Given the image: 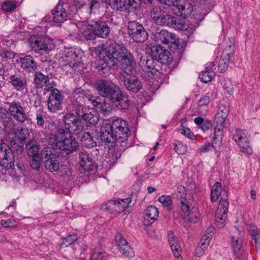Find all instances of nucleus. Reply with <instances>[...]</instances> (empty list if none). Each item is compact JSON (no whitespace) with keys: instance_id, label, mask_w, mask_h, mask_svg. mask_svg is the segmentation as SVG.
Here are the masks:
<instances>
[{"instance_id":"1","label":"nucleus","mask_w":260,"mask_h":260,"mask_svg":"<svg viewBox=\"0 0 260 260\" xmlns=\"http://www.w3.org/2000/svg\"><path fill=\"white\" fill-rule=\"evenodd\" d=\"M96 53L102 60L99 63L96 62L95 67L101 76L106 77L109 75L111 69L116 65L117 61L126 66L124 71H135L134 67L136 64L134 57L125 47H121L118 51L113 46L105 47L103 45H99L96 49Z\"/></svg>"},{"instance_id":"2","label":"nucleus","mask_w":260,"mask_h":260,"mask_svg":"<svg viewBox=\"0 0 260 260\" xmlns=\"http://www.w3.org/2000/svg\"><path fill=\"white\" fill-rule=\"evenodd\" d=\"M38 135V139L45 145L58 148L68 155L76 152L79 147L75 138L63 128L57 129L54 134L41 131Z\"/></svg>"},{"instance_id":"3","label":"nucleus","mask_w":260,"mask_h":260,"mask_svg":"<svg viewBox=\"0 0 260 260\" xmlns=\"http://www.w3.org/2000/svg\"><path fill=\"white\" fill-rule=\"evenodd\" d=\"M131 135L128 123L122 118H116L111 123L101 126V139L105 142L113 143L125 142Z\"/></svg>"},{"instance_id":"4","label":"nucleus","mask_w":260,"mask_h":260,"mask_svg":"<svg viewBox=\"0 0 260 260\" xmlns=\"http://www.w3.org/2000/svg\"><path fill=\"white\" fill-rule=\"evenodd\" d=\"M8 110L0 107V122L4 127L9 129L14 128L16 125L14 120L20 123H23L27 118L25 109L19 102H8Z\"/></svg>"},{"instance_id":"5","label":"nucleus","mask_w":260,"mask_h":260,"mask_svg":"<svg viewBox=\"0 0 260 260\" xmlns=\"http://www.w3.org/2000/svg\"><path fill=\"white\" fill-rule=\"evenodd\" d=\"M83 57H85L84 52L81 49L72 47L64 48L59 58V65L62 68L69 66L75 71H78L84 67Z\"/></svg>"},{"instance_id":"6","label":"nucleus","mask_w":260,"mask_h":260,"mask_svg":"<svg viewBox=\"0 0 260 260\" xmlns=\"http://www.w3.org/2000/svg\"><path fill=\"white\" fill-rule=\"evenodd\" d=\"M113 18L108 15H105L99 20L93 22L89 26L97 37L106 38L110 32V27L113 25Z\"/></svg>"},{"instance_id":"7","label":"nucleus","mask_w":260,"mask_h":260,"mask_svg":"<svg viewBox=\"0 0 260 260\" xmlns=\"http://www.w3.org/2000/svg\"><path fill=\"white\" fill-rule=\"evenodd\" d=\"M29 42L31 49L36 53L43 54L54 48L53 40L43 36H32Z\"/></svg>"},{"instance_id":"8","label":"nucleus","mask_w":260,"mask_h":260,"mask_svg":"<svg viewBox=\"0 0 260 260\" xmlns=\"http://www.w3.org/2000/svg\"><path fill=\"white\" fill-rule=\"evenodd\" d=\"M96 89L99 94L111 101L117 92L120 90V87L110 80H100L96 85Z\"/></svg>"},{"instance_id":"9","label":"nucleus","mask_w":260,"mask_h":260,"mask_svg":"<svg viewBox=\"0 0 260 260\" xmlns=\"http://www.w3.org/2000/svg\"><path fill=\"white\" fill-rule=\"evenodd\" d=\"M136 71H123L120 76L121 81L126 89L133 93H137L142 87V83L138 78L135 75Z\"/></svg>"},{"instance_id":"10","label":"nucleus","mask_w":260,"mask_h":260,"mask_svg":"<svg viewBox=\"0 0 260 260\" xmlns=\"http://www.w3.org/2000/svg\"><path fill=\"white\" fill-rule=\"evenodd\" d=\"M127 32L135 42L143 43L148 38V34L144 26L136 21L129 22Z\"/></svg>"},{"instance_id":"11","label":"nucleus","mask_w":260,"mask_h":260,"mask_svg":"<svg viewBox=\"0 0 260 260\" xmlns=\"http://www.w3.org/2000/svg\"><path fill=\"white\" fill-rule=\"evenodd\" d=\"M155 42L158 45L160 43L168 46L171 50H177L179 48L180 41L175 35L166 30H161L155 35Z\"/></svg>"},{"instance_id":"12","label":"nucleus","mask_w":260,"mask_h":260,"mask_svg":"<svg viewBox=\"0 0 260 260\" xmlns=\"http://www.w3.org/2000/svg\"><path fill=\"white\" fill-rule=\"evenodd\" d=\"M139 66L142 70L148 74L149 76H153L159 72L161 68L158 60H155L151 54H145L140 59Z\"/></svg>"},{"instance_id":"13","label":"nucleus","mask_w":260,"mask_h":260,"mask_svg":"<svg viewBox=\"0 0 260 260\" xmlns=\"http://www.w3.org/2000/svg\"><path fill=\"white\" fill-rule=\"evenodd\" d=\"M63 121L64 129L70 134H79L84 128L81 120L72 113H66L63 117Z\"/></svg>"},{"instance_id":"14","label":"nucleus","mask_w":260,"mask_h":260,"mask_svg":"<svg viewBox=\"0 0 260 260\" xmlns=\"http://www.w3.org/2000/svg\"><path fill=\"white\" fill-rule=\"evenodd\" d=\"M41 155L46 159L44 161V167L47 170L51 172L58 170L60 160L58 154L51 152L49 148L46 147L41 151Z\"/></svg>"},{"instance_id":"15","label":"nucleus","mask_w":260,"mask_h":260,"mask_svg":"<svg viewBox=\"0 0 260 260\" xmlns=\"http://www.w3.org/2000/svg\"><path fill=\"white\" fill-rule=\"evenodd\" d=\"M180 204L181 209L183 213L182 216L185 222L196 223L200 220L201 215L196 206L190 208L185 200L181 201Z\"/></svg>"},{"instance_id":"16","label":"nucleus","mask_w":260,"mask_h":260,"mask_svg":"<svg viewBox=\"0 0 260 260\" xmlns=\"http://www.w3.org/2000/svg\"><path fill=\"white\" fill-rule=\"evenodd\" d=\"M15 156L11 148L6 143L0 144V166L8 169L14 166Z\"/></svg>"},{"instance_id":"17","label":"nucleus","mask_w":260,"mask_h":260,"mask_svg":"<svg viewBox=\"0 0 260 260\" xmlns=\"http://www.w3.org/2000/svg\"><path fill=\"white\" fill-rule=\"evenodd\" d=\"M64 96L56 88L51 90L47 100V108L49 112L55 113L61 110Z\"/></svg>"},{"instance_id":"18","label":"nucleus","mask_w":260,"mask_h":260,"mask_svg":"<svg viewBox=\"0 0 260 260\" xmlns=\"http://www.w3.org/2000/svg\"><path fill=\"white\" fill-rule=\"evenodd\" d=\"M233 139L237 143L243 152L248 155L252 154V149L250 146L247 134L245 131L241 129L235 130L233 135Z\"/></svg>"},{"instance_id":"19","label":"nucleus","mask_w":260,"mask_h":260,"mask_svg":"<svg viewBox=\"0 0 260 260\" xmlns=\"http://www.w3.org/2000/svg\"><path fill=\"white\" fill-rule=\"evenodd\" d=\"M67 6V4L64 5L58 4L52 10L51 15L54 25L60 26L62 23L68 19L69 14L66 10Z\"/></svg>"},{"instance_id":"20","label":"nucleus","mask_w":260,"mask_h":260,"mask_svg":"<svg viewBox=\"0 0 260 260\" xmlns=\"http://www.w3.org/2000/svg\"><path fill=\"white\" fill-rule=\"evenodd\" d=\"M9 82L16 91L23 92L26 90L27 80L24 75L17 73L12 75L9 77Z\"/></svg>"},{"instance_id":"21","label":"nucleus","mask_w":260,"mask_h":260,"mask_svg":"<svg viewBox=\"0 0 260 260\" xmlns=\"http://www.w3.org/2000/svg\"><path fill=\"white\" fill-rule=\"evenodd\" d=\"M115 241L118 247V250L125 257H132L134 256V252L128 242L123 238L120 233L115 235Z\"/></svg>"},{"instance_id":"22","label":"nucleus","mask_w":260,"mask_h":260,"mask_svg":"<svg viewBox=\"0 0 260 260\" xmlns=\"http://www.w3.org/2000/svg\"><path fill=\"white\" fill-rule=\"evenodd\" d=\"M168 53L166 49H163L160 45L154 46L151 48V55L155 60H158L160 66L170 62Z\"/></svg>"},{"instance_id":"23","label":"nucleus","mask_w":260,"mask_h":260,"mask_svg":"<svg viewBox=\"0 0 260 260\" xmlns=\"http://www.w3.org/2000/svg\"><path fill=\"white\" fill-rule=\"evenodd\" d=\"M110 102L114 107L120 110H125L129 107L128 95L121 89Z\"/></svg>"},{"instance_id":"24","label":"nucleus","mask_w":260,"mask_h":260,"mask_svg":"<svg viewBox=\"0 0 260 260\" xmlns=\"http://www.w3.org/2000/svg\"><path fill=\"white\" fill-rule=\"evenodd\" d=\"M178 1L176 4L173 5V10L174 13L179 16H181L184 18H187L192 12V7L190 3L180 2Z\"/></svg>"},{"instance_id":"25","label":"nucleus","mask_w":260,"mask_h":260,"mask_svg":"<svg viewBox=\"0 0 260 260\" xmlns=\"http://www.w3.org/2000/svg\"><path fill=\"white\" fill-rule=\"evenodd\" d=\"M230 110L228 107L221 105L219 106L217 112L215 115L214 122L216 123L215 128H218L222 131L225 118L228 117Z\"/></svg>"},{"instance_id":"26","label":"nucleus","mask_w":260,"mask_h":260,"mask_svg":"<svg viewBox=\"0 0 260 260\" xmlns=\"http://www.w3.org/2000/svg\"><path fill=\"white\" fill-rule=\"evenodd\" d=\"M235 235L231 236V245L233 252L237 260L240 259L241 256V249L243 245L242 239L240 237V232L235 228Z\"/></svg>"},{"instance_id":"27","label":"nucleus","mask_w":260,"mask_h":260,"mask_svg":"<svg viewBox=\"0 0 260 260\" xmlns=\"http://www.w3.org/2000/svg\"><path fill=\"white\" fill-rule=\"evenodd\" d=\"M19 63L21 68L27 72L35 71L38 67L37 62L35 61L34 58L29 55L20 57Z\"/></svg>"},{"instance_id":"28","label":"nucleus","mask_w":260,"mask_h":260,"mask_svg":"<svg viewBox=\"0 0 260 260\" xmlns=\"http://www.w3.org/2000/svg\"><path fill=\"white\" fill-rule=\"evenodd\" d=\"M79 164L81 167L80 169V171H82L83 170L86 172H88L93 170L95 166L89 154L85 152H81L79 153Z\"/></svg>"},{"instance_id":"29","label":"nucleus","mask_w":260,"mask_h":260,"mask_svg":"<svg viewBox=\"0 0 260 260\" xmlns=\"http://www.w3.org/2000/svg\"><path fill=\"white\" fill-rule=\"evenodd\" d=\"M49 81L48 75H45L40 71L36 72L34 75L33 83L37 88H42Z\"/></svg>"},{"instance_id":"30","label":"nucleus","mask_w":260,"mask_h":260,"mask_svg":"<svg viewBox=\"0 0 260 260\" xmlns=\"http://www.w3.org/2000/svg\"><path fill=\"white\" fill-rule=\"evenodd\" d=\"M141 2V0H115L117 7L121 9L124 8L128 11L131 9H137Z\"/></svg>"},{"instance_id":"31","label":"nucleus","mask_w":260,"mask_h":260,"mask_svg":"<svg viewBox=\"0 0 260 260\" xmlns=\"http://www.w3.org/2000/svg\"><path fill=\"white\" fill-rule=\"evenodd\" d=\"M25 147L29 156L35 157L40 155V148L36 140H29L26 144Z\"/></svg>"},{"instance_id":"32","label":"nucleus","mask_w":260,"mask_h":260,"mask_svg":"<svg viewBox=\"0 0 260 260\" xmlns=\"http://www.w3.org/2000/svg\"><path fill=\"white\" fill-rule=\"evenodd\" d=\"M81 119L87 124L94 125H96L99 121V114L96 112L94 111L89 112L86 111Z\"/></svg>"},{"instance_id":"33","label":"nucleus","mask_w":260,"mask_h":260,"mask_svg":"<svg viewBox=\"0 0 260 260\" xmlns=\"http://www.w3.org/2000/svg\"><path fill=\"white\" fill-rule=\"evenodd\" d=\"M82 145L87 148H91L96 145V142L93 140L91 134L84 132L81 137Z\"/></svg>"},{"instance_id":"34","label":"nucleus","mask_w":260,"mask_h":260,"mask_svg":"<svg viewBox=\"0 0 260 260\" xmlns=\"http://www.w3.org/2000/svg\"><path fill=\"white\" fill-rule=\"evenodd\" d=\"M18 3L15 0H5L1 3V9L7 13H12L17 8Z\"/></svg>"},{"instance_id":"35","label":"nucleus","mask_w":260,"mask_h":260,"mask_svg":"<svg viewBox=\"0 0 260 260\" xmlns=\"http://www.w3.org/2000/svg\"><path fill=\"white\" fill-rule=\"evenodd\" d=\"M158 209L152 206H149L146 212L145 220L153 223L156 220L158 216Z\"/></svg>"},{"instance_id":"36","label":"nucleus","mask_w":260,"mask_h":260,"mask_svg":"<svg viewBox=\"0 0 260 260\" xmlns=\"http://www.w3.org/2000/svg\"><path fill=\"white\" fill-rule=\"evenodd\" d=\"M121 149L116 150L115 148L110 149L108 153V157L106 160L107 162H109L110 165H114L116 162L121 155Z\"/></svg>"},{"instance_id":"37","label":"nucleus","mask_w":260,"mask_h":260,"mask_svg":"<svg viewBox=\"0 0 260 260\" xmlns=\"http://www.w3.org/2000/svg\"><path fill=\"white\" fill-rule=\"evenodd\" d=\"M88 91L85 90L79 87L76 88L73 93V98L76 100L77 103H82L86 101V98Z\"/></svg>"},{"instance_id":"38","label":"nucleus","mask_w":260,"mask_h":260,"mask_svg":"<svg viewBox=\"0 0 260 260\" xmlns=\"http://www.w3.org/2000/svg\"><path fill=\"white\" fill-rule=\"evenodd\" d=\"M194 122L204 132L209 129L212 126V123L210 120L205 119L202 117L195 118Z\"/></svg>"},{"instance_id":"39","label":"nucleus","mask_w":260,"mask_h":260,"mask_svg":"<svg viewBox=\"0 0 260 260\" xmlns=\"http://www.w3.org/2000/svg\"><path fill=\"white\" fill-rule=\"evenodd\" d=\"M222 187L220 182H216L211 189V201L212 202H215L219 197L222 192Z\"/></svg>"},{"instance_id":"40","label":"nucleus","mask_w":260,"mask_h":260,"mask_svg":"<svg viewBox=\"0 0 260 260\" xmlns=\"http://www.w3.org/2000/svg\"><path fill=\"white\" fill-rule=\"evenodd\" d=\"M176 17L168 14L165 12L164 15H162V18H161L160 19H158L159 21H158L157 24L172 27L174 21L176 20Z\"/></svg>"},{"instance_id":"41","label":"nucleus","mask_w":260,"mask_h":260,"mask_svg":"<svg viewBox=\"0 0 260 260\" xmlns=\"http://www.w3.org/2000/svg\"><path fill=\"white\" fill-rule=\"evenodd\" d=\"M4 128L7 134L5 138L6 141L9 143L11 146L14 145L16 144V141H17L16 130L14 131V128L9 129L6 127Z\"/></svg>"},{"instance_id":"42","label":"nucleus","mask_w":260,"mask_h":260,"mask_svg":"<svg viewBox=\"0 0 260 260\" xmlns=\"http://www.w3.org/2000/svg\"><path fill=\"white\" fill-rule=\"evenodd\" d=\"M222 131L218 128H215L213 140L211 144L213 145V148H216L217 147L220 146L222 143Z\"/></svg>"},{"instance_id":"43","label":"nucleus","mask_w":260,"mask_h":260,"mask_svg":"<svg viewBox=\"0 0 260 260\" xmlns=\"http://www.w3.org/2000/svg\"><path fill=\"white\" fill-rule=\"evenodd\" d=\"M131 201L132 200L129 198L117 200L116 204L118 207V214H120L122 212H125L126 213L125 209L129 207Z\"/></svg>"},{"instance_id":"44","label":"nucleus","mask_w":260,"mask_h":260,"mask_svg":"<svg viewBox=\"0 0 260 260\" xmlns=\"http://www.w3.org/2000/svg\"><path fill=\"white\" fill-rule=\"evenodd\" d=\"M158 201L168 210L171 211L173 209V201L170 196L162 195L158 198Z\"/></svg>"},{"instance_id":"45","label":"nucleus","mask_w":260,"mask_h":260,"mask_svg":"<svg viewBox=\"0 0 260 260\" xmlns=\"http://www.w3.org/2000/svg\"><path fill=\"white\" fill-rule=\"evenodd\" d=\"M165 13V12L163 11L162 9H161L160 7L155 6L151 10L150 15L151 18L157 24L158 21H159L158 19H160L161 18H162Z\"/></svg>"},{"instance_id":"46","label":"nucleus","mask_w":260,"mask_h":260,"mask_svg":"<svg viewBox=\"0 0 260 260\" xmlns=\"http://www.w3.org/2000/svg\"><path fill=\"white\" fill-rule=\"evenodd\" d=\"M215 76V73L210 70H208L202 72L199 76L201 81L204 83L210 82Z\"/></svg>"},{"instance_id":"47","label":"nucleus","mask_w":260,"mask_h":260,"mask_svg":"<svg viewBox=\"0 0 260 260\" xmlns=\"http://www.w3.org/2000/svg\"><path fill=\"white\" fill-rule=\"evenodd\" d=\"M72 111L76 114V116L80 119L83 116L86 109L84 108L81 103H77L72 104Z\"/></svg>"},{"instance_id":"48","label":"nucleus","mask_w":260,"mask_h":260,"mask_svg":"<svg viewBox=\"0 0 260 260\" xmlns=\"http://www.w3.org/2000/svg\"><path fill=\"white\" fill-rule=\"evenodd\" d=\"M229 208V202L226 199H221L216 213L217 215L227 214Z\"/></svg>"},{"instance_id":"49","label":"nucleus","mask_w":260,"mask_h":260,"mask_svg":"<svg viewBox=\"0 0 260 260\" xmlns=\"http://www.w3.org/2000/svg\"><path fill=\"white\" fill-rule=\"evenodd\" d=\"M15 54L13 51L10 49H4L0 53V56L7 60L9 63H12Z\"/></svg>"},{"instance_id":"50","label":"nucleus","mask_w":260,"mask_h":260,"mask_svg":"<svg viewBox=\"0 0 260 260\" xmlns=\"http://www.w3.org/2000/svg\"><path fill=\"white\" fill-rule=\"evenodd\" d=\"M209 244V243L208 241H202L201 239L200 244L196 248L194 251L195 255L197 257L202 256L207 249Z\"/></svg>"},{"instance_id":"51","label":"nucleus","mask_w":260,"mask_h":260,"mask_svg":"<svg viewBox=\"0 0 260 260\" xmlns=\"http://www.w3.org/2000/svg\"><path fill=\"white\" fill-rule=\"evenodd\" d=\"M78 240V236L76 234L69 235L66 238L62 239V242L60 243V247H68Z\"/></svg>"},{"instance_id":"52","label":"nucleus","mask_w":260,"mask_h":260,"mask_svg":"<svg viewBox=\"0 0 260 260\" xmlns=\"http://www.w3.org/2000/svg\"><path fill=\"white\" fill-rule=\"evenodd\" d=\"M101 6V3L98 0H91L87 8V13L89 15L92 13H96V11L99 10Z\"/></svg>"},{"instance_id":"53","label":"nucleus","mask_w":260,"mask_h":260,"mask_svg":"<svg viewBox=\"0 0 260 260\" xmlns=\"http://www.w3.org/2000/svg\"><path fill=\"white\" fill-rule=\"evenodd\" d=\"M103 208L109 210L110 212L114 214H118V207L116 204V201L110 200L107 204L103 205Z\"/></svg>"},{"instance_id":"54","label":"nucleus","mask_w":260,"mask_h":260,"mask_svg":"<svg viewBox=\"0 0 260 260\" xmlns=\"http://www.w3.org/2000/svg\"><path fill=\"white\" fill-rule=\"evenodd\" d=\"M248 231L252 237V240L256 243L260 238V231H258L254 225L250 224L248 228Z\"/></svg>"},{"instance_id":"55","label":"nucleus","mask_w":260,"mask_h":260,"mask_svg":"<svg viewBox=\"0 0 260 260\" xmlns=\"http://www.w3.org/2000/svg\"><path fill=\"white\" fill-rule=\"evenodd\" d=\"M228 218V214H223L217 215L215 214V220L216 222V225L219 228H222L225 224L226 220Z\"/></svg>"},{"instance_id":"56","label":"nucleus","mask_w":260,"mask_h":260,"mask_svg":"<svg viewBox=\"0 0 260 260\" xmlns=\"http://www.w3.org/2000/svg\"><path fill=\"white\" fill-rule=\"evenodd\" d=\"M16 132L17 141H24L27 138L26 136L28 135V129L24 128H17Z\"/></svg>"},{"instance_id":"57","label":"nucleus","mask_w":260,"mask_h":260,"mask_svg":"<svg viewBox=\"0 0 260 260\" xmlns=\"http://www.w3.org/2000/svg\"><path fill=\"white\" fill-rule=\"evenodd\" d=\"M174 149L179 155L184 154L187 151V147L181 141H177L175 143Z\"/></svg>"},{"instance_id":"58","label":"nucleus","mask_w":260,"mask_h":260,"mask_svg":"<svg viewBox=\"0 0 260 260\" xmlns=\"http://www.w3.org/2000/svg\"><path fill=\"white\" fill-rule=\"evenodd\" d=\"M234 52V46L233 45H229L226 47L222 52L221 57L226 58L231 61V57Z\"/></svg>"},{"instance_id":"59","label":"nucleus","mask_w":260,"mask_h":260,"mask_svg":"<svg viewBox=\"0 0 260 260\" xmlns=\"http://www.w3.org/2000/svg\"><path fill=\"white\" fill-rule=\"evenodd\" d=\"M214 230V229L213 226L208 227L206 229L205 234L202 237V238L201 239L202 240L208 241V243H209L212 238L213 235Z\"/></svg>"},{"instance_id":"60","label":"nucleus","mask_w":260,"mask_h":260,"mask_svg":"<svg viewBox=\"0 0 260 260\" xmlns=\"http://www.w3.org/2000/svg\"><path fill=\"white\" fill-rule=\"evenodd\" d=\"M101 98L99 96H95L91 95L89 92H88L86 101H90L92 104L93 106H98V105H102L100 102Z\"/></svg>"},{"instance_id":"61","label":"nucleus","mask_w":260,"mask_h":260,"mask_svg":"<svg viewBox=\"0 0 260 260\" xmlns=\"http://www.w3.org/2000/svg\"><path fill=\"white\" fill-rule=\"evenodd\" d=\"M176 197L178 199H181V201H186L185 198L186 197L185 188L182 185H179L177 187L176 192Z\"/></svg>"},{"instance_id":"62","label":"nucleus","mask_w":260,"mask_h":260,"mask_svg":"<svg viewBox=\"0 0 260 260\" xmlns=\"http://www.w3.org/2000/svg\"><path fill=\"white\" fill-rule=\"evenodd\" d=\"M106 253L102 251H94L91 253L89 260H104Z\"/></svg>"},{"instance_id":"63","label":"nucleus","mask_w":260,"mask_h":260,"mask_svg":"<svg viewBox=\"0 0 260 260\" xmlns=\"http://www.w3.org/2000/svg\"><path fill=\"white\" fill-rule=\"evenodd\" d=\"M168 237L170 247L177 245V244H180L179 241H178L177 237L174 235L172 231H169L168 232Z\"/></svg>"},{"instance_id":"64","label":"nucleus","mask_w":260,"mask_h":260,"mask_svg":"<svg viewBox=\"0 0 260 260\" xmlns=\"http://www.w3.org/2000/svg\"><path fill=\"white\" fill-rule=\"evenodd\" d=\"M230 61L228 59L221 57L219 61L218 68L221 72H225L228 68Z\"/></svg>"}]
</instances>
